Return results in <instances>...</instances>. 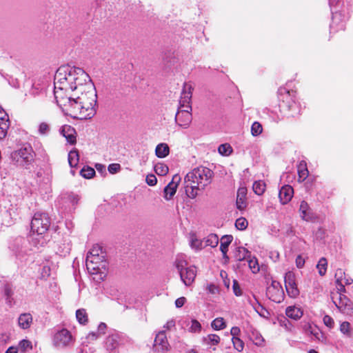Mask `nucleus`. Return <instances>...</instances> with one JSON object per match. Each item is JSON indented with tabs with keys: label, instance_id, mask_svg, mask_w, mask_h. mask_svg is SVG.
Returning a JSON list of instances; mask_svg holds the SVG:
<instances>
[{
	"label": "nucleus",
	"instance_id": "21",
	"mask_svg": "<svg viewBox=\"0 0 353 353\" xmlns=\"http://www.w3.org/2000/svg\"><path fill=\"white\" fill-rule=\"evenodd\" d=\"M297 172L299 181L302 182L307 178L309 171L307 168V163L305 161H301L299 162L297 165Z\"/></svg>",
	"mask_w": 353,
	"mask_h": 353
},
{
	"label": "nucleus",
	"instance_id": "29",
	"mask_svg": "<svg viewBox=\"0 0 353 353\" xmlns=\"http://www.w3.org/2000/svg\"><path fill=\"white\" fill-rule=\"evenodd\" d=\"M246 261L248 262L249 268L252 273L256 274L259 271V265L256 257L252 256L250 254L249 259H248Z\"/></svg>",
	"mask_w": 353,
	"mask_h": 353
},
{
	"label": "nucleus",
	"instance_id": "56",
	"mask_svg": "<svg viewBox=\"0 0 353 353\" xmlns=\"http://www.w3.org/2000/svg\"><path fill=\"white\" fill-rule=\"evenodd\" d=\"M101 335L97 332H92L88 334L87 339L90 341L97 340Z\"/></svg>",
	"mask_w": 353,
	"mask_h": 353
},
{
	"label": "nucleus",
	"instance_id": "22",
	"mask_svg": "<svg viewBox=\"0 0 353 353\" xmlns=\"http://www.w3.org/2000/svg\"><path fill=\"white\" fill-rule=\"evenodd\" d=\"M251 253L246 248L243 247L236 248L234 252V259L238 261H247Z\"/></svg>",
	"mask_w": 353,
	"mask_h": 353
},
{
	"label": "nucleus",
	"instance_id": "26",
	"mask_svg": "<svg viewBox=\"0 0 353 353\" xmlns=\"http://www.w3.org/2000/svg\"><path fill=\"white\" fill-rule=\"evenodd\" d=\"M68 159L69 165L71 168L76 167L79 161V155L78 150L77 149L72 150L68 153Z\"/></svg>",
	"mask_w": 353,
	"mask_h": 353
},
{
	"label": "nucleus",
	"instance_id": "46",
	"mask_svg": "<svg viewBox=\"0 0 353 353\" xmlns=\"http://www.w3.org/2000/svg\"><path fill=\"white\" fill-rule=\"evenodd\" d=\"M4 294L7 298V301L8 303H11L12 301V296L13 295V290L10 285H6L4 288Z\"/></svg>",
	"mask_w": 353,
	"mask_h": 353
},
{
	"label": "nucleus",
	"instance_id": "5",
	"mask_svg": "<svg viewBox=\"0 0 353 353\" xmlns=\"http://www.w3.org/2000/svg\"><path fill=\"white\" fill-rule=\"evenodd\" d=\"M50 225V218L48 214L43 212L34 213L31 221V232L39 236L45 234Z\"/></svg>",
	"mask_w": 353,
	"mask_h": 353
},
{
	"label": "nucleus",
	"instance_id": "41",
	"mask_svg": "<svg viewBox=\"0 0 353 353\" xmlns=\"http://www.w3.org/2000/svg\"><path fill=\"white\" fill-rule=\"evenodd\" d=\"M218 151L221 154L228 156L232 152V148L229 144L225 143L219 145Z\"/></svg>",
	"mask_w": 353,
	"mask_h": 353
},
{
	"label": "nucleus",
	"instance_id": "19",
	"mask_svg": "<svg viewBox=\"0 0 353 353\" xmlns=\"http://www.w3.org/2000/svg\"><path fill=\"white\" fill-rule=\"evenodd\" d=\"M233 237L232 235H225L221 239L220 250L223 253V256L225 259H228L227 252L228 250V246L231 243Z\"/></svg>",
	"mask_w": 353,
	"mask_h": 353
},
{
	"label": "nucleus",
	"instance_id": "55",
	"mask_svg": "<svg viewBox=\"0 0 353 353\" xmlns=\"http://www.w3.org/2000/svg\"><path fill=\"white\" fill-rule=\"evenodd\" d=\"M190 245L192 248L201 249V242L197 239H192L190 241Z\"/></svg>",
	"mask_w": 353,
	"mask_h": 353
},
{
	"label": "nucleus",
	"instance_id": "63",
	"mask_svg": "<svg viewBox=\"0 0 353 353\" xmlns=\"http://www.w3.org/2000/svg\"><path fill=\"white\" fill-rule=\"evenodd\" d=\"M175 322L173 320L169 321L167 322V323L164 325V327H165L168 330H170L174 327Z\"/></svg>",
	"mask_w": 353,
	"mask_h": 353
},
{
	"label": "nucleus",
	"instance_id": "52",
	"mask_svg": "<svg viewBox=\"0 0 353 353\" xmlns=\"http://www.w3.org/2000/svg\"><path fill=\"white\" fill-rule=\"evenodd\" d=\"M108 171L111 174H115L121 170V165L119 163H111L109 165Z\"/></svg>",
	"mask_w": 353,
	"mask_h": 353
},
{
	"label": "nucleus",
	"instance_id": "48",
	"mask_svg": "<svg viewBox=\"0 0 353 353\" xmlns=\"http://www.w3.org/2000/svg\"><path fill=\"white\" fill-rule=\"evenodd\" d=\"M50 131V126L47 123L43 122L39 126V132L41 134H47Z\"/></svg>",
	"mask_w": 353,
	"mask_h": 353
},
{
	"label": "nucleus",
	"instance_id": "61",
	"mask_svg": "<svg viewBox=\"0 0 353 353\" xmlns=\"http://www.w3.org/2000/svg\"><path fill=\"white\" fill-rule=\"evenodd\" d=\"M336 285H337L338 295L345 292V285L342 282H341V283H336Z\"/></svg>",
	"mask_w": 353,
	"mask_h": 353
},
{
	"label": "nucleus",
	"instance_id": "3",
	"mask_svg": "<svg viewBox=\"0 0 353 353\" xmlns=\"http://www.w3.org/2000/svg\"><path fill=\"white\" fill-rule=\"evenodd\" d=\"M192 90L193 87L190 83H184L179 101V110L175 116V121L177 124L184 128H187L192 121L190 101Z\"/></svg>",
	"mask_w": 353,
	"mask_h": 353
},
{
	"label": "nucleus",
	"instance_id": "16",
	"mask_svg": "<svg viewBox=\"0 0 353 353\" xmlns=\"http://www.w3.org/2000/svg\"><path fill=\"white\" fill-rule=\"evenodd\" d=\"M246 194H247V189L245 187H240L237 191L236 196V208L239 210L242 211L245 210L246 208Z\"/></svg>",
	"mask_w": 353,
	"mask_h": 353
},
{
	"label": "nucleus",
	"instance_id": "37",
	"mask_svg": "<svg viewBox=\"0 0 353 353\" xmlns=\"http://www.w3.org/2000/svg\"><path fill=\"white\" fill-rule=\"evenodd\" d=\"M341 332L349 337H353V331L350 330V324L347 321L343 322L340 325Z\"/></svg>",
	"mask_w": 353,
	"mask_h": 353
},
{
	"label": "nucleus",
	"instance_id": "10",
	"mask_svg": "<svg viewBox=\"0 0 353 353\" xmlns=\"http://www.w3.org/2000/svg\"><path fill=\"white\" fill-rule=\"evenodd\" d=\"M170 345L165 333V331L159 332L154 339V348L157 352H164L169 350Z\"/></svg>",
	"mask_w": 353,
	"mask_h": 353
},
{
	"label": "nucleus",
	"instance_id": "27",
	"mask_svg": "<svg viewBox=\"0 0 353 353\" xmlns=\"http://www.w3.org/2000/svg\"><path fill=\"white\" fill-rule=\"evenodd\" d=\"M187 265L188 263L185 259L184 255L179 254L176 256L174 265L179 273L183 271L185 268H187Z\"/></svg>",
	"mask_w": 353,
	"mask_h": 353
},
{
	"label": "nucleus",
	"instance_id": "14",
	"mask_svg": "<svg viewBox=\"0 0 353 353\" xmlns=\"http://www.w3.org/2000/svg\"><path fill=\"white\" fill-rule=\"evenodd\" d=\"M121 336L118 333L110 334L105 339V347L110 352H114L120 345Z\"/></svg>",
	"mask_w": 353,
	"mask_h": 353
},
{
	"label": "nucleus",
	"instance_id": "11",
	"mask_svg": "<svg viewBox=\"0 0 353 353\" xmlns=\"http://www.w3.org/2000/svg\"><path fill=\"white\" fill-rule=\"evenodd\" d=\"M179 274L183 283L186 286H190L194 281L196 275V270L194 266H190L185 268L183 271L179 273Z\"/></svg>",
	"mask_w": 353,
	"mask_h": 353
},
{
	"label": "nucleus",
	"instance_id": "50",
	"mask_svg": "<svg viewBox=\"0 0 353 353\" xmlns=\"http://www.w3.org/2000/svg\"><path fill=\"white\" fill-rule=\"evenodd\" d=\"M232 290L234 294L236 296H240L242 295V290L239 286V284L236 280H233Z\"/></svg>",
	"mask_w": 353,
	"mask_h": 353
},
{
	"label": "nucleus",
	"instance_id": "59",
	"mask_svg": "<svg viewBox=\"0 0 353 353\" xmlns=\"http://www.w3.org/2000/svg\"><path fill=\"white\" fill-rule=\"evenodd\" d=\"M106 327H107V325H106V324H105V323H101L99 325V326H98V330H97V332H98L100 335H101V334H104V333H105V330Z\"/></svg>",
	"mask_w": 353,
	"mask_h": 353
},
{
	"label": "nucleus",
	"instance_id": "40",
	"mask_svg": "<svg viewBox=\"0 0 353 353\" xmlns=\"http://www.w3.org/2000/svg\"><path fill=\"white\" fill-rule=\"evenodd\" d=\"M99 255H104L101 248L98 245H94L92 248L88 252L86 257H90L92 259L93 256H99Z\"/></svg>",
	"mask_w": 353,
	"mask_h": 353
},
{
	"label": "nucleus",
	"instance_id": "28",
	"mask_svg": "<svg viewBox=\"0 0 353 353\" xmlns=\"http://www.w3.org/2000/svg\"><path fill=\"white\" fill-rule=\"evenodd\" d=\"M285 286L288 294L291 298H296L299 294V290L297 288L296 282L294 283L288 284Z\"/></svg>",
	"mask_w": 353,
	"mask_h": 353
},
{
	"label": "nucleus",
	"instance_id": "32",
	"mask_svg": "<svg viewBox=\"0 0 353 353\" xmlns=\"http://www.w3.org/2000/svg\"><path fill=\"white\" fill-rule=\"evenodd\" d=\"M76 317L77 321L81 324H85L88 322V315L85 310L79 309L76 312Z\"/></svg>",
	"mask_w": 353,
	"mask_h": 353
},
{
	"label": "nucleus",
	"instance_id": "31",
	"mask_svg": "<svg viewBox=\"0 0 353 353\" xmlns=\"http://www.w3.org/2000/svg\"><path fill=\"white\" fill-rule=\"evenodd\" d=\"M252 188L255 194L262 195L265 190V183L263 181H255Z\"/></svg>",
	"mask_w": 353,
	"mask_h": 353
},
{
	"label": "nucleus",
	"instance_id": "39",
	"mask_svg": "<svg viewBox=\"0 0 353 353\" xmlns=\"http://www.w3.org/2000/svg\"><path fill=\"white\" fill-rule=\"evenodd\" d=\"M219 243V237L215 234H210L207 236L206 245L212 248L216 247Z\"/></svg>",
	"mask_w": 353,
	"mask_h": 353
},
{
	"label": "nucleus",
	"instance_id": "20",
	"mask_svg": "<svg viewBox=\"0 0 353 353\" xmlns=\"http://www.w3.org/2000/svg\"><path fill=\"white\" fill-rule=\"evenodd\" d=\"M303 311L295 306H289L286 308L285 314L288 317L294 320H298L303 316Z\"/></svg>",
	"mask_w": 353,
	"mask_h": 353
},
{
	"label": "nucleus",
	"instance_id": "51",
	"mask_svg": "<svg viewBox=\"0 0 353 353\" xmlns=\"http://www.w3.org/2000/svg\"><path fill=\"white\" fill-rule=\"evenodd\" d=\"M323 321L324 324L327 327H328L330 328L333 327V326L334 325V321L331 316H330L329 315H325Z\"/></svg>",
	"mask_w": 353,
	"mask_h": 353
},
{
	"label": "nucleus",
	"instance_id": "4",
	"mask_svg": "<svg viewBox=\"0 0 353 353\" xmlns=\"http://www.w3.org/2000/svg\"><path fill=\"white\" fill-rule=\"evenodd\" d=\"M35 152L30 145H24L20 149L11 153L12 162L18 166L26 169L34 162Z\"/></svg>",
	"mask_w": 353,
	"mask_h": 353
},
{
	"label": "nucleus",
	"instance_id": "47",
	"mask_svg": "<svg viewBox=\"0 0 353 353\" xmlns=\"http://www.w3.org/2000/svg\"><path fill=\"white\" fill-rule=\"evenodd\" d=\"M201 329L200 323L196 320H192L191 325L190 327V331L192 332H199Z\"/></svg>",
	"mask_w": 353,
	"mask_h": 353
},
{
	"label": "nucleus",
	"instance_id": "34",
	"mask_svg": "<svg viewBox=\"0 0 353 353\" xmlns=\"http://www.w3.org/2000/svg\"><path fill=\"white\" fill-rule=\"evenodd\" d=\"M327 262L326 259L324 257H322L321 259H320V260L319 261V262L316 265V268L318 269L319 274L321 276H323L325 274L326 270H327Z\"/></svg>",
	"mask_w": 353,
	"mask_h": 353
},
{
	"label": "nucleus",
	"instance_id": "53",
	"mask_svg": "<svg viewBox=\"0 0 353 353\" xmlns=\"http://www.w3.org/2000/svg\"><path fill=\"white\" fill-rule=\"evenodd\" d=\"M157 180L154 174L148 175L146 177V183L150 186H153L157 184Z\"/></svg>",
	"mask_w": 353,
	"mask_h": 353
},
{
	"label": "nucleus",
	"instance_id": "38",
	"mask_svg": "<svg viewBox=\"0 0 353 353\" xmlns=\"http://www.w3.org/2000/svg\"><path fill=\"white\" fill-rule=\"evenodd\" d=\"M263 132V127L259 122L255 121L251 126V134L254 137L259 136Z\"/></svg>",
	"mask_w": 353,
	"mask_h": 353
},
{
	"label": "nucleus",
	"instance_id": "64",
	"mask_svg": "<svg viewBox=\"0 0 353 353\" xmlns=\"http://www.w3.org/2000/svg\"><path fill=\"white\" fill-rule=\"evenodd\" d=\"M5 353H18V347L15 346L10 347Z\"/></svg>",
	"mask_w": 353,
	"mask_h": 353
},
{
	"label": "nucleus",
	"instance_id": "62",
	"mask_svg": "<svg viewBox=\"0 0 353 353\" xmlns=\"http://www.w3.org/2000/svg\"><path fill=\"white\" fill-rule=\"evenodd\" d=\"M208 291L211 294H214L216 290V288L215 285L211 283L207 286Z\"/></svg>",
	"mask_w": 353,
	"mask_h": 353
},
{
	"label": "nucleus",
	"instance_id": "43",
	"mask_svg": "<svg viewBox=\"0 0 353 353\" xmlns=\"http://www.w3.org/2000/svg\"><path fill=\"white\" fill-rule=\"evenodd\" d=\"M232 341L234 349L239 352H241L243 350L244 343L241 339L239 337H232Z\"/></svg>",
	"mask_w": 353,
	"mask_h": 353
},
{
	"label": "nucleus",
	"instance_id": "15",
	"mask_svg": "<svg viewBox=\"0 0 353 353\" xmlns=\"http://www.w3.org/2000/svg\"><path fill=\"white\" fill-rule=\"evenodd\" d=\"M61 134L70 144L76 143V131L72 126L69 125H63L61 129Z\"/></svg>",
	"mask_w": 353,
	"mask_h": 353
},
{
	"label": "nucleus",
	"instance_id": "24",
	"mask_svg": "<svg viewBox=\"0 0 353 353\" xmlns=\"http://www.w3.org/2000/svg\"><path fill=\"white\" fill-rule=\"evenodd\" d=\"M9 126L8 117H0V140L6 137Z\"/></svg>",
	"mask_w": 353,
	"mask_h": 353
},
{
	"label": "nucleus",
	"instance_id": "54",
	"mask_svg": "<svg viewBox=\"0 0 353 353\" xmlns=\"http://www.w3.org/2000/svg\"><path fill=\"white\" fill-rule=\"evenodd\" d=\"M295 262L298 268H302L305 264V259L301 255H298Z\"/></svg>",
	"mask_w": 353,
	"mask_h": 353
},
{
	"label": "nucleus",
	"instance_id": "42",
	"mask_svg": "<svg viewBox=\"0 0 353 353\" xmlns=\"http://www.w3.org/2000/svg\"><path fill=\"white\" fill-rule=\"evenodd\" d=\"M248 221L243 217H240L237 219L235 222V226L239 230H245L248 227Z\"/></svg>",
	"mask_w": 353,
	"mask_h": 353
},
{
	"label": "nucleus",
	"instance_id": "30",
	"mask_svg": "<svg viewBox=\"0 0 353 353\" xmlns=\"http://www.w3.org/2000/svg\"><path fill=\"white\" fill-rule=\"evenodd\" d=\"M254 310L261 317L268 318L270 314L268 311L259 302L257 299H255Z\"/></svg>",
	"mask_w": 353,
	"mask_h": 353
},
{
	"label": "nucleus",
	"instance_id": "7",
	"mask_svg": "<svg viewBox=\"0 0 353 353\" xmlns=\"http://www.w3.org/2000/svg\"><path fill=\"white\" fill-rule=\"evenodd\" d=\"M74 343V339L69 330L62 329L54 335L53 344L58 348H63L70 346Z\"/></svg>",
	"mask_w": 353,
	"mask_h": 353
},
{
	"label": "nucleus",
	"instance_id": "49",
	"mask_svg": "<svg viewBox=\"0 0 353 353\" xmlns=\"http://www.w3.org/2000/svg\"><path fill=\"white\" fill-rule=\"evenodd\" d=\"M343 277H345V272L341 268L337 269L335 272L336 283H341V282L344 279Z\"/></svg>",
	"mask_w": 353,
	"mask_h": 353
},
{
	"label": "nucleus",
	"instance_id": "60",
	"mask_svg": "<svg viewBox=\"0 0 353 353\" xmlns=\"http://www.w3.org/2000/svg\"><path fill=\"white\" fill-rule=\"evenodd\" d=\"M241 330L238 327H232L230 330V334L233 337H237V336L240 334Z\"/></svg>",
	"mask_w": 353,
	"mask_h": 353
},
{
	"label": "nucleus",
	"instance_id": "45",
	"mask_svg": "<svg viewBox=\"0 0 353 353\" xmlns=\"http://www.w3.org/2000/svg\"><path fill=\"white\" fill-rule=\"evenodd\" d=\"M19 348L23 352L26 351L28 349H32L31 342L23 339L19 342Z\"/></svg>",
	"mask_w": 353,
	"mask_h": 353
},
{
	"label": "nucleus",
	"instance_id": "8",
	"mask_svg": "<svg viewBox=\"0 0 353 353\" xmlns=\"http://www.w3.org/2000/svg\"><path fill=\"white\" fill-rule=\"evenodd\" d=\"M266 294L275 303H281L284 300V291L281 283L276 281H272L271 285L267 288Z\"/></svg>",
	"mask_w": 353,
	"mask_h": 353
},
{
	"label": "nucleus",
	"instance_id": "23",
	"mask_svg": "<svg viewBox=\"0 0 353 353\" xmlns=\"http://www.w3.org/2000/svg\"><path fill=\"white\" fill-rule=\"evenodd\" d=\"M170 153V148L167 143H161L157 145L155 154L159 158H165Z\"/></svg>",
	"mask_w": 353,
	"mask_h": 353
},
{
	"label": "nucleus",
	"instance_id": "2",
	"mask_svg": "<svg viewBox=\"0 0 353 353\" xmlns=\"http://www.w3.org/2000/svg\"><path fill=\"white\" fill-rule=\"evenodd\" d=\"M213 172L206 168L200 166L188 172L185 177V191L190 198H194L198 191L203 190L212 181Z\"/></svg>",
	"mask_w": 353,
	"mask_h": 353
},
{
	"label": "nucleus",
	"instance_id": "58",
	"mask_svg": "<svg viewBox=\"0 0 353 353\" xmlns=\"http://www.w3.org/2000/svg\"><path fill=\"white\" fill-rule=\"evenodd\" d=\"M95 168L101 174H106V168L105 165L100 163H97Z\"/></svg>",
	"mask_w": 353,
	"mask_h": 353
},
{
	"label": "nucleus",
	"instance_id": "1",
	"mask_svg": "<svg viewBox=\"0 0 353 353\" xmlns=\"http://www.w3.org/2000/svg\"><path fill=\"white\" fill-rule=\"evenodd\" d=\"M57 105L67 115L88 119L96 113L97 92L90 76L81 68L62 65L54 79Z\"/></svg>",
	"mask_w": 353,
	"mask_h": 353
},
{
	"label": "nucleus",
	"instance_id": "6",
	"mask_svg": "<svg viewBox=\"0 0 353 353\" xmlns=\"http://www.w3.org/2000/svg\"><path fill=\"white\" fill-rule=\"evenodd\" d=\"M86 268L88 272L91 274H99L100 279L105 276V270L107 263L105 260V255L93 256V257H86Z\"/></svg>",
	"mask_w": 353,
	"mask_h": 353
},
{
	"label": "nucleus",
	"instance_id": "18",
	"mask_svg": "<svg viewBox=\"0 0 353 353\" xmlns=\"http://www.w3.org/2000/svg\"><path fill=\"white\" fill-rule=\"evenodd\" d=\"M32 323V316L30 313L21 314L18 319V323L21 328H29Z\"/></svg>",
	"mask_w": 353,
	"mask_h": 353
},
{
	"label": "nucleus",
	"instance_id": "33",
	"mask_svg": "<svg viewBox=\"0 0 353 353\" xmlns=\"http://www.w3.org/2000/svg\"><path fill=\"white\" fill-rule=\"evenodd\" d=\"M155 172L160 176H164L168 172V167L163 163H158L154 165Z\"/></svg>",
	"mask_w": 353,
	"mask_h": 353
},
{
	"label": "nucleus",
	"instance_id": "12",
	"mask_svg": "<svg viewBox=\"0 0 353 353\" xmlns=\"http://www.w3.org/2000/svg\"><path fill=\"white\" fill-rule=\"evenodd\" d=\"M294 194V190L291 185H285L279 190V198L281 204L289 203Z\"/></svg>",
	"mask_w": 353,
	"mask_h": 353
},
{
	"label": "nucleus",
	"instance_id": "17",
	"mask_svg": "<svg viewBox=\"0 0 353 353\" xmlns=\"http://www.w3.org/2000/svg\"><path fill=\"white\" fill-rule=\"evenodd\" d=\"M176 179H179V177L176 175L173 177L172 181L170 182L164 188V198L166 200L171 199L176 193L178 185L174 181Z\"/></svg>",
	"mask_w": 353,
	"mask_h": 353
},
{
	"label": "nucleus",
	"instance_id": "13",
	"mask_svg": "<svg viewBox=\"0 0 353 353\" xmlns=\"http://www.w3.org/2000/svg\"><path fill=\"white\" fill-rule=\"evenodd\" d=\"M299 212L302 219L306 221H313L316 219L315 214L309 207L308 203L305 201L301 202Z\"/></svg>",
	"mask_w": 353,
	"mask_h": 353
},
{
	"label": "nucleus",
	"instance_id": "44",
	"mask_svg": "<svg viewBox=\"0 0 353 353\" xmlns=\"http://www.w3.org/2000/svg\"><path fill=\"white\" fill-rule=\"evenodd\" d=\"M285 285H287L288 284L294 283L295 281V275L292 272H288L285 273Z\"/></svg>",
	"mask_w": 353,
	"mask_h": 353
},
{
	"label": "nucleus",
	"instance_id": "35",
	"mask_svg": "<svg viewBox=\"0 0 353 353\" xmlns=\"http://www.w3.org/2000/svg\"><path fill=\"white\" fill-rule=\"evenodd\" d=\"M80 174L85 179H91L95 174V170L91 167L85 166L81 170Z\"/></svg>",
	"mask_w": 353,
	"mask_h": 353
},
{
	"label": "nucleus",
	"instance_id": "57",
	"mask_svg": "<svg viewBox=\"0 0 353 353\" xmlns=\"http://www.w3.org/2000/svg\"><path fill=\"white\" fill-rule=\"evenodd\" d=\"M185 301H186V299L183 296L178 298L175 301V305L176 307H179V308L181 307L185 304Z\"/></svg>",
	"mask_w": 353,
	"mask_h": 353
},
{
	"label": "nucleus",
	"instance_id": "25",
	"mask_svg": "<svg viewBox=\"0 0 353 353\" xmlns=\"http://www.w3.org/2000/svg\"><path fill=\"white\" fill-rule=\"evenodd\" d=\"M202 341L205 345H216L220 342V337L216 334H211L203 337Z\"/></svg>",
	"mask_w": 353,
	"mask_h": 353
},
{
	"label": "nucleus",
	"instance_id": "9",
	"mask_svg": "<svg viewBox=\"0 0 353 353\" xmlns=\"http://www.w3.org/2000/svg\"><path fill=\"white\" fill-rule=\"evenodd\" d=\"M334 299V297H332ZM333 302L339 310L343 313L348 314L353 310V303L351 300L343 294H339L336 300Z\"/></svg>",
	"mask_w": 353,
	"mask_h": 353
},
{
	"label": "nucleus",
	"instance_id": "36",
	"mask_svg": "<svg viewBox=\"0 0 353 353\" xmlns=\"http://www.w3.org/2000/svg\"><path fill=\"white\" fill-rule=\"evenodd\" d=\"M211 326L216 330H223L225 327V322L223 318H216L212 321Z\"/></svg>",
	"mask_w": 353,
	"mask_h": 353
}]
</instances>
